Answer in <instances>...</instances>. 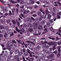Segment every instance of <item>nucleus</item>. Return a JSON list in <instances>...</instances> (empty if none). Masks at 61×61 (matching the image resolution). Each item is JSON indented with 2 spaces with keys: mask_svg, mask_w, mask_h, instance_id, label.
Wrapping results in <instances>:
<instances>
[{
  "mask_svg": "<svg viewBox=\"0 0 61 61\" xmlns=\"http://www.w3.org/2000/svg\"><path fill=\"white\" fill-rule=\"evenodd\" d=\"M13 35H14L13 32H10L9 34L7 33H6L4 35V36L5 38H8L10 37H12V36Z\"/></svg>",
  "mask_w": 61,
  "mask_h": 61,
  "instance_id": "f257e3e1",
  "label": "nucleus"
},
{
  "mask_svg": "<svg viewBox=\"0 0 61 61\" xmlns=\"http://www.w3.org/2000/svg\"><path fill=\"white\" fill-rule=\"evenodd\" d=\"M45 55H42L41 56V60H45V57H46Z\"/></svg>",
  "mask_w": 61,
  "mask_h": 61,
  "instance_id": "f03ea898",
  "label": "nucleus"
},
{
  "mask_svg": "<svg viewBox=\"0 0 61 61\" xmlns=\"http://www.w3.org/2000/svg\"><path fill=\"white\" fill-rule=\"evenodd\" d=\"M17 3H20V4H23L24 3V2L23 1H20V0H17Z\"/></svg>",
  "mask_w": 61,
  "mask_h": 61,
  "instance_id": "7ed1b4c3",
  "label": "nucleus"
},
{
  "mask_svg": "<svg viewBox=\"0 0 61 61\" xmlns=\"http://www.w3.org/2000/svg\"><path fill=\"white\" fill-rule=\"evenodd\" d=\"M57 49H58V53H60V52H61V50L60 49V46H58L57 47Z\"/></svg>",
  "mask_w": 61,
  "mask_h": 61,
  "instance_id": "20e7f679",
  "label": "nucleus"
},
{
  "mask_svg": "<svg viewBox=\"0 0 61 61\" xmlns=\"http://www.w3.org/2000/svg\"><path fill=\"white\" fill-rule=\"evenodd\" d=\"M56 20V18H55V19H53V20H49V22H51V23H54V21H53V20H54V21H55Z\"/></svg>",
  "mask_w": 61,
  "mask_h": 61,
  "instance_id": "39448f33",
  "label": "nucleus"
},
{
  "mask_svg": "<svg viewBox=\"0 0 61 61\" xmlns=\"http://www.w3.org/2000/svg\"><path fill=\"white\" fill-rule=\"evenodd\" d=\"M41 48L40 46H38L36 48V51H38V50H40V49Z\"/></svg>",
  "mask_w": 61,
  "mask_h": 61,
  "instance_id": "423d86ee",
  "label": "nucleus"
},
{
  "mask_svg": "<svg viewBox=\"0 0 61 61\" xmlns=\"http://www.w3.org/2000/svg\"><path fill=\"white\" fill-rule=\"evenodd\" d=\"M44 32H43V34H46V33H48V30H47V29H44Z\"/></svg>",
  "mask_w": 61,
  "mask_h": 61,
  "instance_id": "0eeeda50",
  "label": "nucleus"
},
{
  "mask_svg": "<svg viewBox=\"0 0 61 61\" xmlns=\"http://www.w3.org/2000/svg\"><path fill=\"white\" fill-rule=\"evenodd\" d=\"M54 56H55V55L53 54H52L50 55V58H54Z\"/></svg>",
  "mask_w": 61,
  "mask_h": 61,
  "instance_id": "6e6552de",
  "label": "nucleus"
},
{
  "mask_svg": "<svg viewBox=\"0 0 61 61\" xmlns=\"http://www.w3.org/2000/svg\"><path fill=\"white\" fill-rule=\"evenodd\" d=\"M38 29L42 30L43 29V28L42 27L41 25H39L38 26Z\"/></svg>",
  "mask_w": 61,
  "mask_h": 61,
  "instance_id": "1a4fd4ad",
  "label": "nucleus"
},
{
  "mask_svg": "<svg viewBox=\"0 0 61 61\" xmlns=\"http://www.w3.org/2000/svg\"><path fill=\"white\" fill-rule=\"evenodd\" d=\"M54 42H49L48 44V45H49L50 46H53V44H54Z\"/></svg>",
  "mask_w": 61,
  "mask_h": 61,
  "instance_id": "9d476101",
  "label": "nucleus"
},
{
  "mask_svg": "<svg viewBox=\"0 0 61 61\" xmlns=\"http://www.w3.org/2000/svg\"><path fill=\"white\" fill-rule=\"evenodd\" d=\"M41 42H43V43H42V44H45V43H48V42L46 41H41Z\"/></svg>",
  "mask_w": 61,
  "mask_h": 61,
  "instance_id": "9b49d317",
  "label": "nucleus"
},
{
  "mask_svg": "<svg viewBox=\"0 0 61 61\" xmlns=\"http://www.w3.org/2000/svg\"><path fill=\"white\" fill-rule=\"evenodd\" d=\"M14 45V43H10V44H9V46L10 47V48H12V46H13H13Z\"/></svg>",
  "mask_w": 61,
  "mask_h": 61,
  "instance_id": "f8f14e48",
  "label": "nucleus"
},
{
  "mask_svg": "<svg viewBox=\"0 0 61 61\" xmlns=\"http://www.w3.org/2000/svg\"><path fill=\"white\" fill-rule=\"evenodd\" d=\"M61 56V53H58L57 54V57L58 58H59V57H61V56L60 57H59V56Z\"/></svg>",
  "mask_w": 61,
  "mask_h": 61,
  "instance_id": "ddd939ff",
  "label": "nucleus"
},
{
  "mask_svg": "<svg viewBox=\"0 0 61 61\" xmlns=\"http://www.w3.org/2000/svg\"><path fill=\"white\" fill-rule=\"evenodd\" d=\"M56 43V42H54V44H53L52 45V46H53V47H56L57 46V44L55 43Z\"/></svg>",
  "mask_w": 61,
  "mask_h": 61,
  "instance_id": "4468645a",
  "label": "nucleus"
},
{
  "mask_svg": "<svg viewBox=\"0 0 61 61\" xmlns=\"http://www.w3.org/2000/svg\"><path fill=\"white\" fill-rule=\"evenodd\" d=\"M42 18H43L44 19H45V18H46V15H44L43 16V15L41 16Z\"/></svg>",
  "mask_w": 61,
  "mask_h": 61,
  "instance_id": "2eb2a0df",
  "label": "nucleus"
},
{
  "mask_svg": "<svg viewBox=\"0 0 61 61\" xmlns=\"http://www.w3.org/2000/svg\"><path fill=\"white\" fill-rule=\"evenodd\" d=\"M45 53H46V54H47L48 55H50V51H48L47 50H46L45 51Z\"/></svg>",
  "mask_w": 61,
  "mask_h": 61,
  "instance_id": "dca6fc26",
  "label": "nucleus"
},
{
  "mask_svg": "<svg viewBox=\"0 0 61 61\" xmlns=\"http://www.w3.org/2000/svg\"><path fill=\"white\" fill-rule=\"evenodd\" d=\"M51 16L50 14H48V17H47V19H50V18H51Z\"/></svg>",
  "mask_w": 61,
  "mask_h": 61,
  "instance_id": "f3484780",
  "label": "nucleus"
},
{
  "mask_svg": "<svg viewBox=\"0 0 61 61\" xmlns=\"http://www.w3.org/2000/svg\"><path fill=\"white\" fill-rule=\"evenodd\" d=\"M19 53V51L18 50H17L15 52V54H18Z\"/></svg>",
  "mask_w": 61,
  "mask_h": 61,
  "instance_id": "a211bd4d",
  "label": "nucleus"
},
{
  "mask_svg": "<svg viewBox=\"0 0 61 61\" xmlns=\"http://www.w3.org/2000/svg\"><path fill=\"white\" fill-rule=\"evenodd\" d=\"M21 16H22V17L24 18V15H23V14H21L20 15V17L21 18V19H23V18H22V17Z\"/></svg>",
  "mask_w": 61,
  "mask_h": 61,
  "instance_id": "6ab92c4d",
  "label": "nucleus"
},
{
  "mask_svg": "<svg viewBox=\"0 0 61 61\" xmlns=\"http://www.w3.org/2000/svg\"><path fill=\"white\" fill-rule=\"evenodd\" d=\"M18 42L19 43H20V44H22V45H23V43H22V41H21L20 40H17Z\"/></svg>",
  "mask_w": 61,
  "mask_h": 61,
  "instance_id": "aec40b11",
  "label": "nucleus"
},
{
  "mask_svg": "<svg viewBox=\"0 0 61 61\" xmlns=\"http://www.w3.org/2000/svg\"><path fill=\"white\" fill-rule=\"evenodd\" d=\"M38 15H39V16H40V15H42V14H41V12L39 11H38Z\"/></svg>",
  "mask_w": 61,
  "mask_h": 61,
  "instance_id": "412c9836",
  "label": "nucleus"
},
{
  "mask_svg": "<svg viewBox=\"0 0 61 61\" xmlns=\"http://www.w3.org/2000/svg\"><path fill=\"white\" fill-rule=\"evenodd\" d=\"M42 31L41 30H40L38 31V35H41V32Z\"/></svg>",
  "mask_w": 61,
  "mask_h": 61,
  "instance_id": "4be33fe9",
  "label": "nucleus"
},
{
  "mask_svg": "<svg viewBox=\"0 0 61 61\" xmlns=\"http://www.w3.org/2000/svg\"><path fill=\"white\" fill-rule=\"evenodd\" d=\"M24 55L25 56H28V53L27 52H25L24 53Z\"/></svg>",
  "mask_w": 61,
  "mask_h": 61,
  "instance_id": "5701e85b",
  "label": "nucleus"
},
{
  "mask_svg": "<svg viewBox=\"0 0 61 61\" xmlns=\"http://www.w3.org/2000/svg\"><path fill=\"white\" fill-rule=\"evenodd\" d=\"M14 51L13 50H11L10 51V55H12L13 54V53H14Z\"/></svg>",
  "mask_w": 61,
  "mask_h": 61,
  "instance_id": "b1692460",
  "label": "nucleus"
},
{
  "mask_svg": "<svg viewBox=\"0 0 61 61\" xmlns=\"http://www.w3.org/2000/svg\"><path fill=\"white\" fill-rule=\"evenodd\" d=\"M46 25L47 26H49L50 25V23L49 22H47L46 23Z\"/></svg>",
  "mask_w": 61,
  "mask_h": 61,
  "instance_id": "393cba45",
  "label": "nucleus"
},
{
  "mask_svg": "<svg viewBox=\"0 0 61 61\" xmlns=\"http://www.w3.org/2000/svg\"><path fill=\"white\" fill-rule=\"evenodd\" d=\"M5 28V27L3 26H0V29H4Z\"/></svg>",
  "mask_w": 61,
  "mask_h": 61,
  "instance_id": "a878e982",
  "label": "nucleus"
},
{
  "mask_svg": "<svg viewBox=\"0 0 61 61\" xmlns=\"http://www.w3.org/2000/svg\"><path fill=\"white\" fill-rule=\"evenodd\" d=\"M36 12V11L35 10L32 11L31 13H30L31 14H35Z\"/></svg>",
  "mask_w": 61,
  "mask_h": 61,
  "instance_id": "bb28decb",
  "label": "nucleus"
},
{
  "mask_svg": "<svg viewBox=\"0 0 61 61\" xmlns=\"http://www.w3.org/2000/svg\"><path fill=\"white\" fill-rule=\"evenodd\" d=\"M43 45L44 46H46L48 45V44H47L46 43H44V44H43Z\"/></svg>",
  "mask_w": 61,
  "mask_h": 61,
  "instance_id": "cd10ccee",
  "label": "nucleus"
},
{
  "mask_svg": "<svg viewBox=\"0 0 61 61\" xmlns=\"http://www.w3.org/2000/svg\"><path fill=\"white\" fill-rule=\"evenodd\" d=\"M57 44L58 45H60V44H61V41H59L58 42Z\"/></svg>",
  "mask_w": 61,
  "mask_h": 61,
  "instance_id": "c85d7f7f",
  "label": "nucleus"
},
{
  "mask_svg": "<svg viewBox=\"0 0 61 61\" xmlns=\"http://www.w3.org/2000/svg\"><path fill=\"white\" fill-rule=\"evenodd\" d=\"M3 57H2V56H0V61H3V60H2V58Z\"/></svg>",
  "mask_w": 61,
  "mask_h": 61,
  "instance_id": "c756f323",
  "label": "nucleus"
},
{
  "mask_svg": "<svg viewBox=\"0 0 61 61\" xmlns=\"http://www.w3.org/2000/svg\"><path fill=\"white\" fill-rule=\"evenodd\" d=\"M27 26V25L25 24H23V28H25Z\"/></svg>",
  "mask_w": 61,
  "mask_h": 61,
  "instance_id": "7c9ffc66",
  "label": "nucleus"
},
{
  "mask_svg": "<svg viewBox=\"0 0 61 61\" xmlns=\"http://www.w3.org/2000/svg\"><path fill=\"white\" fill-rule=\"evenodd\" d=\"M28 30L30 32H32V31H33V29H32L31 28H29Z\"/></svg>",
  "mask_w": 61,
  "mask_h": 61,
  "instance_id": "2f4dec72",
  "label": "nucleus"
},
{
  "mask_svg": "<svg viewBox=\"0 0 61 61\" xmlns=\"http://www.w3.org/2000/svg\"><path fill=\"white\" fill-rule=\"evenodd\" d=\"M28 26L29 27H31L32 26V25L31 24H28Z\"/></svg>",
  "mask_w": 61,
  "mask_h": 61,
  "instance_id": "473e14b6",
  "label": "nucleus"
},
{
  "mask_svg": "<svg viewBox=\"0 0 61 61\" xmlns=\"http://www.w3.org/2000/svg\"><path fill=\"white\" fill-rule=\"evenodd\" d=\"M45 12H46V14H48L49 13V11L47 10H45Z\"/></svg>",
  "mask_w": 61,
  "mask_h": 61,
  "instance_id": "72a5a7b5",
  "label": "nucleus"
},
{
  "mask_svg": "<svg viewBox=\"0 0 61 61\" xmlns=\"http://www.w3.org/2000/svg\"><path fill=\"white\" fill-rule=\"evenodd\" d=\"M36 61H42V60H41V58H38Z\"/></svg>",
  "mask_w": 61,
  "mask_h": 61,
  "instance_id": "f704fd0d",
  "label": "nucleus"
},
{
  "mask_svg": "<svg viewBox=\"0 0 61 61\" xmlns=\"http://www.w3.org/2000/svg\"><path fill=\"white\" fill-rule=\"evenodd\" d=\"M22 60H23V61H26V60H25V58L24 56H23L22 57Z\"/></svg>",
  "mask_w": 61,
  "mask_h": 61,
  "instance_id": "c9c22d12",
  "label": "nucleus"
},
{
  "mask_svg": "<svg viewBox=\"0 0 61 61\" xmlns=\"http://www.w3.org/2000/svg\"><path fill=\"white\" fill-rule=\"evenodd\" d=\"M52 16H54L56 15V13L54 12H52Z\"/></svg>",
  "mask_w": 61,
  "mask_h": 61,
  "instance_id": "e433bc0d",
  "label": "nucleus"
},
{
  "mask_svg": "<svg viewBox=\"0 0 61 61\" xmlns=\"http://www.w3.org/2000/svg\"><path fill=\"white\" fill-rule=\"evenodd\" d=\"M29 55H30V57H32V58H31V59H33V56H32V54H29Z\"/></svg>",
  "mask_w": 61,
  "mask_h": 61,
  "instance_id": "4c0bfd02",
  "label": "nucleus"
},
{
  "mask_svg": "<svg viewBox=\"0 0 61 61\" xmlns=\"http://www.w3.org/2000/svg\"><path fill=\"white\" fill-rule=\"evenodd\" d=\"M33 26H35L36 25H37V23L36 22H35L33 24Z\"/></svg>",
  "mask_w": 61,
  "mask_h": 61,
  "instance_id": "58836bf2",
  "label": "nucleus"
},
{
  "mask_svg": "<svg viewBox=\"0 0 61 61\" xmlns=\"http://www.w3.org/2000/svg\"><path fill=\"white\" fill-rule=\"evenodd\" d=\"M13 46L14 47H17V45L15 44H13Z\"/></svg>",
  "mask_w": 61,
  "mask_h": 61,
  "instance_id": "ea45409f",
  "label": "nucleus"
},
{
  "mask_svg": "<svg viewBox=\"0 0 61 61\" xmlns=\"http://www.w3.org/2000/svg\"><path fill=\"white\" fill-rule=\"evenodd\" d=\"M60 38H58V37H57L56 38V41H57V40H60Z\"/></svg>",
  "mask_w": 61,
  "mask_h": 61,
  "instance_id": "a19ab883",
  "label": "nucleus"
},
{
  "mask_svg": "<svg viewBox=\"0 0 61 61\" xmlns=\"http://www.w3.org/2000/svg\"><path fill=\"white\" fill-rule=\"evenodd\" d=\"M22 54H23V52H19L18 54V55H19V56H21V55H22Z\"/></svg>",
  "mask_w": 61,
  "mask_h": 61,
  "instance_id": "79ce46f5",
  "label": "nucleus"
},
{
  "mask_svg": "<svg viewBox=\"0 0 61 61\" xmlns=\"http://www.w3.org/2000/svg\"><path fill=\"white\" fill-rule=\"evenodd\" d=\"M53 53H55V54H57V50H56L53 52Z\"/></svg>",
  "mask_w": 61,
  "mask_h": 61,
  "instance_id": "37998d69",
  "label": "nucleus"
},
{
  "mask_svg": "<svg viewBox=\"0 0 61 61\" xmlns=\"http://www.w3.org/2000/svg\"><path fill=\"white\" fill-rule=\"evenodd\" d=\"M34 26V28L35 29H36L37 28V25H35V26Z\"/></svg>",
  "mask_w": 61,
  "mask_h": 61,
  "instance_id": "c03bdc74",
  "label": "nucleus"
},
{
  "mask_svg": "<svg viewBox=\"0 0 61 61\" xmlns=\"http://www.w3.org/2000/svg\"><path fill=\"white\" fill-rule=\"evenodd\" d=\"M8 15H9V13H6L4 15H5V16H7Z\"/></svg>",
  "mask_w": 61,
  "mask_h": 61,
  "instance_id": "a18cd8bd",
  "label": "nucleus"
},
{
  "mask_svg": "<svg viewBox=\"0 0 61 61\" xmlns=\"http://www.w3.org/2000/svg\"><path fill=\"white\" fill-rule=\"evenodd\" d=\"M41 23H42V24H44L46 23V21H45V20H42L41 22Z\"/></svg>",
  "mask_w": 61,
  "mask_h": 61,
  "instance_id": "49530a36",
  "label": "nucleus"
},
{
  "mask_svg": "<svg viewBox=\"0 0 61 61\" xmlns=\"http://www.w3.org/2000/svg\"><path fill=\"white\" fill-rule=\"evenodd\" d=\"M12 42L13 43H16V42L15 40H12Z\"/></svg>",
  "mask_w": 61,
  "mask_h": 61,
  "instance_id": "de8ad7c7",
  "label": "nucleus"
},
{
  "mask_svg": "<svg viewBox=\"0 0 61 61\" xmlns=\"http://www.w3.org/2000/svg\"><path fill=\"white\" fill-rule=\"evenodd\" d=\"M38 7V6H37V5H35L34 6V7L35 8H36H36H37Z\"/></svg>",
  "mask_w": 61,
  "mask_h": 61,
  "instance_id": "09e8293b",
  "label": "nucleus"
},
{
  "mask_svg": "<svg viewBox=\"0 0 61 61\" xmlns=\"http://www.w3.org/2000/svg\"><path fill=\"white\" fill-rule=\"evenodd\" d=\"M31 20H29V19L28 18L27 20L26 21L27 22H31L30 21H31Z\"/></svg>",
  "mask_w": 61,
  "mask_h": 61,
  "instance_id": "8fccbe9b",
  "label": "nucleus"
},
{
  "mask_svg": "<svg viewBox=\"0 0 61 61\" xmlns=\"http://www.w3.org/2000/svg\"><path fill=\"white\" fill-rule=\"evenodd\" d=\"M12 57V56L11 55H9V56L8 58H9L10 59H11V58Z\"/></svg>",
  "mask_w": 61,
  "mask_h": 61,
  "instance_id": "3c124183",
  "label": "nucleus"
},
{
  "mask_svg": "<svg viewBox=\"0 0 61 61\" xmlns=\"http://www.w3.org/2000/svg\"><path fill=\"white\" fill-rule=\"evenodd\" d=\"M57 15H61V11L59 13H57Z\"/></svg>",
  "mask_w": 61,
  "mask_h": 61,
  "instance_id": "603ef678",
  "label": "nucleus"
},
{
  "mask_svg": "<svg viewBox=\"0 0 61 61\" xmlns=\"http://www.w3.org/2000/svg\"><path fill=\"white\" fill-rule=\"evenodd\" d=\"M5 29H6V30H8V29H9V28H8V27L7 26H6L5 27Z\"/></svg>",
  "mask_w": 61,
  "mask_h": 61,
  "instance_id": "864d4df0",
  "label": "nucleus"
},
{
  "mask_svg": "<svg viewBox=\"0 0 61 61\" xmlns=\"http://www.w3.org/2000/svg\"><path fill=\"white\" fill-rule=\"evenodd\" d=\"M45 5H46V6H48V5H49V3L48 2V3H46L45 4Z\"/></svg>",
  "mask_w": 61,
  "mask_h": 61,
  "instance_id": "5fc2aeb1",
  "label": "nucleus"
},
{
  "mask_svg": "<svg viewBox=\"0 0 61 61\" xmlns=\"http://www.w3.org/2000/svg\"><path fill=\"white\" fill-rule=\"evenodd\" d=\"M14 57H15V58H17L18 57V55H15L14 56Z\"/></svg>",
  "mask_w": 61,
  "mask_h": 61,
  "instance_id": "6e6d98bb",
  "label": "nucleus"
},
{
  "mask_svg": "<svg viewBox=\"0 0 61 61\" xmlns=\"http://www.w3.org/2000/svg\"><path fill=\"white\" fill-rule=\"evenodd\" d=\"M27 52L29 53H30V50L29 49H28L27 50Z\"/></svg>",
  "mask_w": 61,
  "mask_h": 61,
  "instance_id": "4d7b16f0",
  "label": "nucleus"
},
{
  "mask_svg": "<svg viewBox=\"0 0 61 61\" xmlns=\"http://www.w3.org/2000/svg\"><path fill=\"white\" fill-rule=\"evenodd\" d=\"M44 28L45 29H47V26H46V25H45L44 27Z\"/></svg>",
  "mask_w": 61,
  "mask_h": 61,
  "instance_id": "13d9d810",
  "label": "nucleus"
},
{
  "mask_svg": "<svg viewBox=\"0 0 61 61\" xmlns=\"http://www.w3.org/2000/svg\"><path fill=\"white\" fill-rule=\"evenodd\" d=\"M53 49H52V50L53 51H54V50H55V49H56V47H53Z\"/></svg>",
  "mask_w": 61,
  "mask_h": 61,
  "instance_id": "bf43d9fd",
  "label": "nucleus"
},
{
  "mask_svg": "<svg viewBox=\"0 0 61 61\" xmlns=\"http://www.w3.org/2000/svg\"><path fill=\"white\" fill-rule=\"evenodd\" d=\"M11 21V20L10 19H9L8 20V21H7V23H9V22H10Z\"/></svg>",
  "mask_w": 61,
  "mask_h": 61,
  "instance_id": "052dcab7",
  "label": "nucleus"
},
{
  "mask_svg": "<svg viewBox=\"0 0 61 61\" xmlns=\"http://www.w3.org/2000/svg\"><path fill=\"white\" fill-rule=\"evenodd\" d=\"M42 20V18H39L38 20L39 21H41Z\"/></svg>",
  "mask_w": 61,
  "mask_h": 61,
  "instance_id": "680f3d73",
  "label": "nucleus"
},
{
  "mask_svg": "<svg viewBox=\"0 0 61 61\" xmlns=\"http://www.w3.org/2000/svg\"><path fill=\"white\" fill-rule=\"evenodd\" d=\"M9 14H10V15H12V12H11V11H9Z\"/></svg>",
  "mask_w": 61,
  "mask_h": 61,
  "instance_id": "e2e57ef3",
  "label": "nucleus"
},
{
  "mask_svg": "<svg viewBox=\"0 0 61 61\" xmlns=\"http://www.w3.org/2000/svg\"><path fill=\"white\" fill-rule=\"evenodd\" d=\"M22 58H19L18 61H20V60H22Z\"/></svg>",
  "mask_w": 61,
  "mask_h": 61,
  "instance_id": "0e129e2a",
  "label": "nucleus"
},
{
  "mask_svg": "<svg viewBox=\"0 0 61 61\" xmlns=\"http://www.w3.org/2000/svg\"><path fill=\"white\" fill-rule=\"evenodd\" d=\"M13 24H16V22L15 21L13 20Z\"/></svg>",
  "mask_w": 61,
  "mask_h": 61,
  "instance_id": "69168bd1",
  "label": "nucleus"
},
{
  "mask_svg": "<svg viewBox=\"0 0 61 61\" xmlns=\"http://www.w3.org/2000/svg\"><path fill=\"white\" fill-rule=\"evenodd\" d=\"M36 3L38 5H40V2L39 1H38L36 2Z\"/></svg>",
  "mask_w": 61,
  "mask_h": 61,
  "instance_id": "338daca9",
  "label": "nucleus"
},
{
  "mask_svg": "<svg viewBox=\"0 0 61 61\" xmlns=\"http://www.w3.org/2000/svg\"><path fill=\"white\" fill-rule=\"evenodd\" d=\"M2 33L3 34H5V31L3 30H2Z\"/></svg>",
  "mask_w": 61,
  "mask_h": 61,
  "instance_id": "774afa93",
  "label": "nucleus"
}]
</instances>
